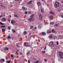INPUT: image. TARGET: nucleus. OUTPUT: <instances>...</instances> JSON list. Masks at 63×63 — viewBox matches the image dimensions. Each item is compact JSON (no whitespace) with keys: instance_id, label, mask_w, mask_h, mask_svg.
I'll return each instance as SVG.
<instances>
[{"instance_id":"obj_6","label":"nucleus","mask_w":63,"mask_h":63,"mask_svg":"<svg viewBox=\"0 0 63 63\" xmlns=\"http://www.w3.org/2000/svg\"><path fill=\"white\" fill-rule=\"evenodd\" d=\"M24 46H25V47H29V46L28 43H26L25 44H24Z\"/></svg>"},{"instance_id":"obj_3","label":"nucleus","mask_w":63,"mask_h":63,"mask_svg":"<svg viewBox=\"0 0 63 63\" xmlns=\"http://www.w3.org/2000/svg\"><path fill=\"white\" fill-rule=\"evenodd\" d=\"M59 55L60 56V58L62 59H63V53L60 52Z\"/></svg>"},{"instance_id":"obj_23","label":"nucleus","mask_w":63,"mask_h":63,"mask_svg":"<svg viewBox=\"0 0 63 63\" xmlns=\"http://www.w3.org/2000/svg\"><path fill=\"white\" fill-rule=\"evenodd\" d=\"M58 25V24H55L54 25V26H55V27H57Z\"/></svg>"},{"instance_id":"obj_56","label":"nucleus","mask_w":63,"mask_h":63,"mask_svg":"<svg viewBox=\"0 0 63 63\" xmlns=\"http://www.w3.org/2000/svg\"><path fill=\"white\" fill-rule=\"evenodd\" d=\"M5 16V14H4L3 15V16Z\"/></svg>"},{"instance_id":"obj_62","label":"nucleus","mask_w":63,"mask_h":63,"mask_svg":"<svg viewBox=\"0 0 63 63\" xmlns=\"http://www.w3.org/2000/svg\"><path fill=\"white\" fill-rule=\"evenodd\" d=\"M42 1H44V0H41Z\"/></svg>"},{"instance_id":"obj_14","label":"nucleus","mask_w":63,"mask_h":63,"mask_svg":"<svg viewBox=\"0 0 63 63\" xmlns=\"http://www.w3.org/2000/svg\"><path fill=\"white\" fill-rule=\"evenodd\" d=\"M42 34L43 36H45V35H46V33L45 32H43Z\"/></svg>"},{"instance_id":"obj_39","label":"nucleus","mask_w":63,"mask_h":63,"mask_svg":"<svg viewBox=\"0 0 63 63\" xmlns=\"http://www.w3.org/2000/svg\"><path fill=\"white\" fill-rule=\"evenodd\" d=\"M16 47H20L19 46H18V45H16Z\"/></svg>"},{"instance_id":"obj_29","label":"nucleus","mask_w":63,"mask_h":63,"mask_svg":"<svg viewBox=\"0 0 63 63\" xmlns=\"http://www.w3.org/2000/svg\"><path fill=\"white\" fill-rule=\"evenodd\" d=\"M8 30H10L11 29V27H9L8 28Z\"/></svg>"},{"instance_id":"obj_13","label":"nucleus","mask_w":63,"mask_h":63,"mask_svg":"<svg viewBox=\"0 0 63 63\" xmlns=\"http://www.w3.org/2000/svg\"><path fill=\"white\" fill-rule=\"evenodd\" d=\"M31 4H32V1L31 0L30 1H29L28 3V5H30Z\"/></svg>"},{"instance_id":"obj_37","label":"nucleus","mask_w":63,"mask_h":63,"mask_svg":"<svg viewBox=\"0 0 63 63\" xmlns=\"http://www.w3.org/2000/svg\"><path fill=\"white\" fill-rule=\"evenodd\" d=\"M56 44H57V45H58V44H59V43L58 41L57 42Z\"/></svg>"},{"instance_id":"obj_64","label":"nucleus","mask_w":63,"mask_h":63,"mask_svg":"<svg viewBox=\"0 0 63 63\" xmlns=\"http://www.w3.org/2000/svg\"><path fill=\"white\" fill-rule=\"evenodd\" d=\"M37 41V40H36V41Z\"/></svg>"},{"instance_id":"obj_54","label":"nucleus","mask_w":63,"mask_h":63,"mask_svg":"<svg viewBox=\"0 0 63 63\" xmlns=\"http://www.w3.org/2000/svg\"><path fill=\"white\" fill-rule=\"evenodd\" d=\"M46 47H45V48H44V50H45V49H46Z\"/></svg>"},{"instance_id":"obj_43","label":"nucleus","mask_w":63,"mask_h":63,"mask_svg":"<svg viewBox=\"0 0 63 63\" xmlns=\"http://www.w3.org/2000/svg\"><path fill=\"white\" fill-rule=\"evenodd\" d=\"M30 61H31L30 60H29L28 61V63H30Z\"/></svg>"},{"instance_id":"obj_16","label":"nucleus","mask_w":63,"mask_h":63,"mask_svg":"<svg viewBox=\"0 0 63 63\" xmlns=\"http://www.w3.org/2000/svg\"><path fill=\"white\" fill-rule=\"evenodd\" d=\"M4 59H2L0 61L1 62L3 63V62H4Z\"/></svg>"},{"instance_id":"obj_60","label":"nucleus","mask_w":63,"mask_h":63,"mask_svg":"<svg viewBox=\"0 0 63 63\" xmlns=\"http://www.w3.org/2000/svg\"><path fill=\"white\" fill-rule=\"evenodd\" d=\"M61 3H63V1H62L61 2Z\"/></svg>"},{"instance_id":"obj_34","label":"nucleus","mask_w":63,"mask_h":63,"mask_svg":"<svg viewBox=\"0 0 63 63\" xmlns=\"http://www.w3.org/2000/svg\"><path fill=\"white\" fill-rule=\"evenodd\" d=\"M52 33H54V30H52Z\"/></svg>"},{"instance_id":"obj_19","label":"nucleus","mask_w":63,"mask_h":63,"mask_svg":"<svg viewBox=\"0 0 63 63\" xmlns=\"http://www.w3.org/2000/svg\"><path fill=\"white\" fill-rule=\"evenodd\" d=\"M12 31L13 32V33H15V32H16V31H15V30L14 29H13L12 30Z\"/></svg>"},{"instance_id":"obj_59","label":"nucleus","mask_w":63,"mask_h":63,"mask_svg":"<svg viewBox=\"0 0 63 63\" xmlns=\"http://www.w3.org/2000/svg\"><path fill=\"white\" fill-rule=\"evenodd\" d=\"M12 59H14V58L13 57H12V58H11Z\"/></svg>"},{"instance_id":"obj_46","label":"nucleus","mask_w":63,"mask_h":63,"mask_svg":"<svg viewBox=\"0 0 63 63\" xmlns=\"http://www.w3.org/2000/svg\"><path fill=\"white\" fill-rule=\"evenodd\" d=\"M47 22H45V23H44V24H45V25H46V24H47Z\"/></svg>"},{"instance_id":"obj_12","label":"nucleus","mask_w":63,"mask_h":63,"mask_svg":"<svg viewBox=\"0 0 63 63\" xmlns=\"http://www.w3.org/2000/svg\"><path fill=\"white\" fill-rule=\"evenodd\" d=\"M53 41L51 42L50 43V46H52L53 45Z\"/></svg>"},{"instance_id":"obj_55","label":"nucleus","mask_w":63,"mask_h":63,"mask_svg":"<svg viewBox=\"0 0 63 63\" xmlns=\"http://www.w3.org/2000/svg\"><path fill=\"white\" fill-rule=\"evenodd\" d=\"M1 6L2 7H4V6H3V5H1Z\"/></svg>"},{"instance_id":"obj_9","label":"nucleus","mask_w":63,"mask_h":63,"mask_svg":"<svg viewBox=\"0 0 63 63\" xmlns=\"http://www.w3.org/2000/svg\"><path fill=\"white\" fill-rule=\"evenodd\" d=\"M37 4L38 6H40L41 5V3H40V2H38L37 3Z\"/></svg>"},{"instance_id":"obj_32","label":"nucleus","mask_w":63,"mask_h":63,"mask_svg":"<svg viewBox=\"0 0 63 63\" xmlns=\"http://www.w3.org/2000/svg\"><path fill=\"white\" fill-rule=\"evenodd\" d=\"M33 28V26H31L30 27V28L31 29H32Z\"/></svg>"},{"instance_id":"obj_27","label":"nucleus","mask_w":63,"mask_h":63,"mask_svg":"<svg viewBox=\"0 0 63 63\" xmlns=\"http://www.w3.org/2000/svg\"><path fill=\"white\" fill-rule=\"evenodd\" d=\"M1 28H5L6 27L5 26H3L1 27Z\"/></svg>"},{"instance_id":"obj_1","label":"nucleus","mask_w":63,"mask_h":63,"mask_svg":"<svg viewBox=\"0 0 63 63\" xmlns=\"http://www.w3.org/2000/svg\"><path fill=\"white\" fill-rule=\"evenodd\" d=\"M59 4H60V3L58 2H56L54 4V6L55 8H57L59 7Z\"/></svg>"},{"instance_id":"obj_42","label":"nucleus","mask_w":63,"mask_h":63,"mask_svg":"<svg viewBox=\"0 0 63 63\" xmlns=\"http://www.w3.org/2000/svg\"><path fill=\"white\" fill-rule=\"evenodd\" d=\"M20 55H22V52H20Z\"/></svg>"},{"instance_id":"obj_22","label":"nucleus","mask_w":63,"mask_h":63,"mask_svg":"<svg viewBox=\"0 0 63 63\" xmlns=\"http://www.w3.org/2000/svg\"><path fill=\"white\" fill-rule=\"evenodd\" d=\"M7 38L8 39H11V36H8L7 37Z\"/></svg>"},{"instance_id":"obj_40","label":"nucleus","mask_w":63,"mask_h":63,"mask_svg":"<svg viewBox=\"0 0 63 63\" xmlns=\"http://www.w3.org/2000/svg\"><path fill=\"white\" fill-rule=\"evenodd\" d=\"M27 13H28L27 12V11H26L25 12V13L26 14H27Z\"/></svg>"},{"instance_id":"obj_11","label":"nucleus","mask_w":63,"mask_h":63,"mask_svg":"<svg viewBox=\"0 0 63 63\" xmlns=\"http://www.w3.org/2000/svg\"><path fill=\"white\" fill-rule=\"evenodd\" d=\"M2 20L3 21H6V19L4 18H2Z\"/></svg>"},{"instance_id":"obj_20","label":"nucleus","mask_w":63,"mask_h":63,"mask_svg":"<svg viewBox=\"0 0 63 63\" xmlns=\"http://www.w3.org/2000/svg\"><path fill=\"white\" fill-rule=\"evenodd\" d=\"M2 32H5V30L4 29H2Z\"/></svg>"},{"instance_id":"obj_45","label":"nucleus","mask_w":63,"mask_h":63,"mask_svg":"<svg viewBox=\"0 0 63 63\" xmlns=\"http://www.w3.org/2000/svg\"><path fill=\"white\" fill-rule=\"evenodd\" d=\"M0 24L3 25V24L2 23V22H0Z\"/></svg>"},{"instance_id":"obj_28","label":"nucleus","mask_w":63,"mask_h":63,"mask_svg":"<svg viewBox=\"0 0 63 63\" xmlns=\"http://www.w3.org/2000/svg\"><path fill=\"white\" fill-rule=\"evenodd\" d=\"M28 14H31V11H29L28 12Z\"/></svg>"},{"instance_id":"obj_50","label":"nucleus","mask_w":63,"mask_h":63,"mask_svg":"<svg viewBox=\"0 0 63 63\" xmlns=\"http://www.w3.org/2000/svg\"><path fill=\"white\" fill-rule=\"evenodd\" d=\"M2 5V3H0V6H1Z\"/></svg>"},{"instance_id":"obj_49","label":"nucleus","mask_w":63,"mask_h":63,"mask_svg":"<svg viewBox=\"0 0 63 63\" xmlns=\"http://www.w3.org/2000/svg\"><path fill=\"white\" fill-rule=\"evenodd\" d=\"M37 29V27H35L34 29Z\"/></svg>"},{"instance_id":"obj_44","label":"nucleus","mask_w":63,"mask_h":63,"mask_svg":"<svg viewBox=\"0 0 63 63\" xmlns=\"http://www.w3.org/2000/svg\"><path fill=\"white\" fill-rule=\"evenodd\" d=\"M10 63V61H7V63Z\"/></svg>"},{"instance_id":"obj_31","label":"nucleus","mask_w":63,"mask_h":63,"mask_svg":"<svg viewBox=\"0 0 63 63\" xmlns=\"http://www.w3.org/2000/svg\"><path fill=\"white\" fill-rule=\"evenodd\" d=\"M47 59H44V61L45 62H47Z\"/></svg>"},{"instance_id":"obj_41","label":"nucleus","mask_w":63,"mask_h":63,"mask_svg":"<svg viewBox=\"0 0 63 63\" xmlns=\"http://www.w3.org/2000/svg\"><path fill=\"white\" fill-rule=\"evenodd\" d=\"M35 62H34V63H38V60H37V61H35Z\"/></svg>"},{"instance_id":"obj_48","label":"nucleus","mask_w":63,"mask_h":63,"mask_svg":"<svg viewBox=\"0 0 63 63\" xmlns=\"http://www.w3.org/2000/svg\"><path fill=\"white\" fill-rule=\"evenodd\" d=\"M53 17V16H50V18H52Z\"/></svg>"},{"instance_id":"obj_58","label":"nucleus","mask_w":63,"mask_h":63,"mask_svg":"<svg viewBox=\"0 0 63 63\" xmlns=\"http://www.w3.org/2000/svg\"><path fill=\"white\" fill-rule=\"evenodd\" d=\"M13 7V6H12V5H11L10 6L11 8V7Z\"/></svg>"},{"instance_id":"obj_61","label":"nucleus","mask_w":63,"mask_h":63,"mask_svg":"<svg viewBox=\"0 0 63 63\" xmlns=\"http://www.w3.org/2000/svg\"><path fill=\"white\" fill-rule=\"evenodd\" d=\"M15 1H18V0H14Z\"/></svg>"},{"instance_id":"obj_2","label":"nucleus","mask_w":63,"mask_h":63,"mask_svg":"<svg viewBox=\"0 0 63 63\" xmlns=\"http://www.w3.org/2000/svg\"><path fill=\"white\" fill-rule=\"evenodd\" d=\"M28 20L30 22H31V21H34V18L33 17H30V18L28 19Z\"/></svg>"},{"instance_id":"obj_10","label":"nucleus","mask_w":63,"mask_h":63,"mask_svg":"<svg viewBox=\"0 0 63 63\" xmlns=\"http://www.w3.org/2000/svg\"><path fill=\"white\" fill-rule=\"evenodd\" d=\"M47 33H51V31L49 30H47Z\"/></svg>"},{"instance_id":"obj_25","label":"nucleus","mask_w":63,"mask_h":63,"mask_svg":"<svg viewBox=\"0 0 63 63\" xmlns=\"http://www.w3.org/2000/svg\"><path fill=\"white\" fill-rule=\"evenodd\" d=\"M24 34L25 35L26 34H27V32L26 31H25L24 32Z\"/></svg>"},{"instance_id":"obj_52","label":"nucleus","mask_w":63,"mask_h":63,"mask_svg":"<svg viewBox=\"0 0 63 63\" xmlns=\"http://www.w3.org/2000/svg\"><path fill=\"white\" fill-rule=\"evenodd\" d=\"M61 17L62 18H63V15L61 16Z\"/></svg>"},{"instance_id":"obj_51","label":"nucleus","mask_w":63,"mask_h":63,"mask_svg":"<svg viewBox=\"0 0 63 63\" xmlns=\"http://www.w3.org/2000/svg\"><path fill=\"white\" fill-rule=\"evenodd\" d=\"M2 17V16L1 15V16H0V18H1V17Z\"/></svg>"},{"instance_id":"obj_7","label":"nucleus","mask_w":63,"mask_h":63,"mask_svg":"<svg viewBox=\"0 0 63 63\" xmlns=\"http://www.w3.org/2000/svg\"><path fill=\"white\" fill-rule=\"evenodd\" d=\"M16 21H15L14 20H12L11 21V23L12 24H13L14 23H16Z\"/></svg>"},{"instance_id":"obj_38","label":"nucleus","mask_w":63,"mask_h":63,"mask_svg":"<svg viewBox=\"0 0 63 63\" xmlns=\"http://www.w3.org/2000/svg\"><path fill=\"white\" fill-rule=\"evenodd\" d=\"M11 57H14V56H13V55L12 54L11 55Z\"/></svg>"},{"instance_id":"obj_17","label":"nucleus","mask_w":63,"mask_h":63,"mask_svg":"<svg viewBox=\"0 0 63 63\" xmlns=\"http://www.w3.org/2000/svg\"><path fill=\"white\" fill-rule=\"evenodd\" d=\"M14 16H15V17H18V15L16 14H15L14 15Z\"/></svg>"},{"instance_id":"obj_5","label":"nucleus","mask_w":63,"mask_h":63,"mask_svg":"<svg viewBox=\"0 0 63 63\" xmlns=\"http://www.w3.org/2000/svg\"><path fill=\"white\" fill-rule=\"evenodd\" d=\"M22 8L23 9L24 11H26V10H27V8L24 7H22Z\"/></svg>"},{"instance_id":"obj_63","label":"nucleus","mask_w":63,"mask_h":63,"mask_svg":"<svg viewBox=\"0 0 63 63\" xmlns=\"http://www.w3.org/2000/svg\"><path fill=\"white\" fill-rule=\"evenodd\" d=\"M10 17H11V16H10Z\"/></svg>"},{"instance_id":"obj_57","label":"nucleus","mask_w":63,"mask_h":63,"mask_svg":"<svg viewBox=\"0 0 63 63\" xmlns=\"http://www.w3.org/2000/svg\"><path fill=\"white\" fill-rule=\"evenodd\" d=\"M8 21H9V22H10V20L8 19Z\"/></svg>"},{"instance_id":"obj_30","label":"nucleus","mask_w":63,"mask_h":63,"mask_svg":"<svg viewBox=\"0 0 63 63\" xmlns=\"http://www.w3.org/2000/svg\"><path fill=\"white\" fill-rule=\"evenodd\" d=\"M49 37L50 38V39H51L52 38V36L51 35H50L49 36Z\"/></svg>"},{"instance_id":"obj_53","label":"nucleus","mask_w":63,"mask_h":63,"mask_svg":"<svg viewBox=\"0 0 63 63\" xmlns=\"http://www.w3.org/2000/svg\"><path fill=\"white\" fill-rule=\"evenodd\" d=\"M8 57H6V59H8Z\"/></svg>"},{"instance_id":"obj_33","label":"nucleus","mask_w":63,"mask_h":63,"mask_svg":"<svg viewBox=\"0 0 63 63\" xmlns=\"http://www.w3.org/2000/svg\"><path fill=\"white\" fill-rule=\"evenodd\" d=\"M53 38L54 40H55L56 39H57V37H54Z\"/></svg>"},{"instance_id":"obj_21","label":"nucleus","mask_w":63,"mask_h":63,"mask_svg":"<svg viewBox=\"0 0 63 63\" xmlns=\"http://www.w3.org/2000/svg\"><path fill=\"white\" fill-rule=\"evenodd\" d=\"M49 13H50V14H52V15H53V14H54V12H52L51 11H50Z\"/></svg>"},{"instance_id":"obj_36","label":"nucleus","mask_w":63,"mask_h":63,"mask_svg":"<svg viewBox=\"0 0 63 63\" xmlns=\"http://www.w3.org/2000/svg\"><path fill=\"white\" fill-rule=\"evenodd\" d=\"M46 52V51H42V53H45Z\"/></svg>"},{"instance_id":"obj_47","label":"nucleus","mask_w":63,"mask_h":63,"mask_svg":"<svg viewBox=\"0 0 63 63\" xmlns=\"http://www.w3.org/2000/svg\"><path fill=\"white\" fill-rule=\"evenodd\" d=\"M34 60H35V61H36V60H36V58H34Z\"/></svg>"},{"instance_id":"obj_35","label":"nucleus","mask_w":63,"mask_h":63,"mask_svg":"<svg viewBox=\"0 0 63 63\" xmlns=\"http://www.w3.org/2000/svg\"><path fill=\"white\" fill-rule=\"evenodd\" d=\"M30 51L28 52L27 53V54L28 55V54H29L30 53Z\"/></svg>"},{"instance_id":"obj_15","label":"nucleus","mask_w":63,"mask_h":63,"mask_svg":"<svg viewBox=\"0 0 63 63\" xmlns=\"http://www.w3.org/2000/svg\"><path fill=\"white\" fill-rule=\"evenodd\" d=\"M54 23L53 22H50V24L51 25H53L54 24Z\"/></svg>"},{"instance_id":"obj_8","label":"nucleus","mask_w":63,"mask_h":63,"mask_svg":"<svg viewBox=\"0 0 63 63\" xmlns=\"http://www.w3.org/2000/svg\"><path fill=\"white\" fill-rule=\"evenodd\" d=\"M44 8H42L41 9V13H44Z\"/></svg>"},{"instance_id":"obj_24","label":"nucleus","mask_w":63,"mask_h":63,"mask_svg":"<svg viewBox=\"0 0 63 63\" xmlns=\"http://www.w3.org/2000/svg\"><path fill=\"white\" fill-rule=\"evenodd\" d=\"M38 29H41V27L39 26H38Z\"/></svg>"},{"instance_id":"obj_18","label":"nucleus","mask_w":63,"mask_h":63,"mask_svg":"<svg viewBox=\"0 0 63 63\" xmlns=\"http://www.w3.org/2000/svg\"><path fill=\"white\" fill-rule=\"evenodd\" d=\"M4 49L5 50H8L9 49V48H8L7 47H6L4 48Z\"/></svg>"},{"instance_id":"obj_26","label":"nucleus","mask_w":63,"mask_h":63,"mask_svg":"<svg viewBox=\"0 0 63 63\" xmlns=\"http://www.w3.org/2000/svg\"><path fill=\"white\" fill-rule=\"evenodd\" d=\"M34 16V14H32V15H31L30 17H33V16Z\"/></svg>"},{"instance_id":"obj_4","label":"nucleus","mask_w":63,"mask_h":63,"mask_svg":"<svg viewBox=\"0 0 63 63\" xmlns=\"http://www.w3.org/2000/svg\"><path fill=\"white\" fill-rule=\"evenodd\" d=\"M39 19L40 20H42V15L41 13H39Z\"/></svg>"}]
</instances>
